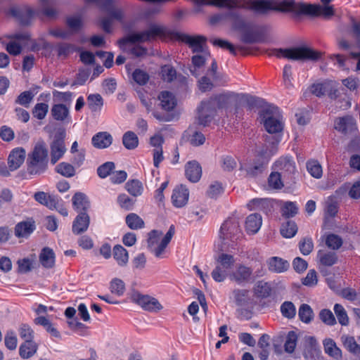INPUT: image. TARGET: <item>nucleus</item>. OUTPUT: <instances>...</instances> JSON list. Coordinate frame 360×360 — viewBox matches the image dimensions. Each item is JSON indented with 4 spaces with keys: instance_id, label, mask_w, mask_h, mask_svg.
<instances>
[{
    "instance_id": "obj_1",
    "label": "nucleus",
    "mask_w": 360,
    "mask_h": 360,
    "mask_svg": "<svg viewBox=\"0 0 360 360\" xmlns=\"http://www.w3.org/2000/svg\"><path fill=\"white\" fill-rule=\"evenodd\" d=\"M243 96V94L228 91L202 101L198 108V124L206 126L213 120L217 109L228 110L233 105L237 106Z\"/></svg>"
},
{
    "instance_id": "obj_2",
    "label": "nucleus",
    "mask_w": 360,
    "mask_h": 360,
    "mask_svg": "<svg viewBox=\"0 0 360 360\" xmlns=\"http://www.w3.org/2000/svg\"><path fill=\"white\" fill-rule=\"evenodd\" d=\"M280 139L277 136H266L264 148L259 151V155L253 164H244L240 170H245L249 177H256L261 174L266 167L269 158L277 151V145Z\"/></svg>"
},
{
    "instance_id": "obj_3",
    "label": "nucleus",
    "mask_w": 360,
    "mask_h": 360,
    "mask_svg": "<svg viewBox=\"0 0 360 360\" xmlns=\"http://www.w3.org/2000/svg\"><path fill=\"white\" fill-rule=\"evenodd\" d=\"M273 8L272 11L292 12L297 15H321L325 18H329L334 15L333 6H321L320 5L295 3L292 0L283 1L278 4H276L273 1Z\"/></svg>"
},
{
    "instance_id": "obj_4",
    "label": "nucleus",
    "mask_w": 360,
    "mask_h": 360,
    "mask_svg": "<svg viewBox=\"0 0 360 360\" xmlns=\"http://www.w3.org/2000/svg\"><path fill=\"white\" fill-rule=\"evenodd\" d=\"M202 4L229 9H244L259 15L266 14L274 8L272 0H202Z\"/></svg>"
},
{
    "instance_id": "obj_5",
    "label": "nucleus",
    "mask_w": 360,
    "mask_h": 360,
    "mask_svg": "<svg viewBox=\"0 0 360 360\" xmlns=\"http://www.w3.org/2000/svg\"><path fill=\"white\" fill-rule=\"evenodd\" d=\"M48 150L44 141H39L27 159V172L30 174L37 175L44 172L46 168Z\"/></svg>"
},
{
    "instance_id": "obj_6",
    "label": "nucleus",
    "mask_w": 360,
    "mask_h": 360,
    "mask_svg": "<svg viewBox=\"0 0 360 360\" xmlns=\"http://www.w3.org/2000/svg\"><path fill=\"white\" fill-rule=\"evenodd\" d=\"M269 56H275L277 58H285L293 60H316L321 53L315 51L308 47L301 46L292 49H272L268 52Z\"/></svg>"
},
{
    "instance_id": "obj_7",
    "label": "nucleus",
    "mask_w": 360,
    "mask_h": 360,
    "mask_svg": "<svg viewBox=\"0 0 360 360\" xmlns=\"http://www.w3.org/2000/svg\"><path fill=\"white\" fill-rule=\"evenodd\" d=\"M174 234V226L172 225L163 236L161 231L153 230L148 233V249L156 257H162L165 250Z\"/></svg>"
},
{
    "instance_id": "obj_8",
    "label": "nucleus",
    "mask_w": 360,
    "mask_h": 360,
    "mask_svg": "<svg viewBox=\"0 0 360 360\" xmlns=\"http://www.w3.org/2000/svg\"><path fill=\"white\" fill-rule=\"evenodd\" d=\"M167 34L166 27L162 25L151 23L148 28L143 31L134 32L128 36L127 39H122L120 42L126 43H142L155 40L158 37H165Z\"/></svg>"
},
{
    "instance_id": "obj_9",
    "label": "nucleus",
    "mask_w": 360,
    "mask_h": 360,
    "mask_svg": "<svg viewBox=\"0 0 360 360\" xmlns=\"http://www.w3.org/2000/svg\"><path fill=\"white\" fill-rule=\"evenodd\" d=\"M259 117L268 133L277 134L283 131V119L277 108L269 107L262 110Z\"/></svg>"
},
{
    "instance_id": "obj_10",
    "label": "nucleus",
    "mask_w": 360,
    "mask_h": 360,
    "mask_svg": "<svg viewBox=\"0 0 360 360\" xmlns=\"http://www.w3.org/2000/svg\"><path fill=\"white\" fill-rule=\"evenodd\" d=\"M129 298L132 302L149 312L157 313L163 308L158 299L149 295L143 294L138 290H132Z\"/></svg>"
},
{
    "instance_id": "obj_11",
    "label": "nucleus",
    "mask_w": 360,
    "mask_h": 360,
    "mask_svg": "<svg viewBox=\"0 0 360 360\" xmlns=\"http://www.w3.org/2000/svg\"><path fill=\"white\" fill-rule=\"evenodd\" d=\"M235 259L231 255L222 253L217 259V266L211 273L217 282H223L229 274V270L233 266Z\"/></svg>"
},
{
    "instance_id": "obj_12",
    "label": "nucleus",
    "mask_w": 360,
    "mask_h": 360,
    "mask_svg": "<svg viewBox=\"0 0 360 360\" xmlns=\"http://www.w3.org/2000/svg\"><path fill=\"white\" fill-rule=\"evenodd\" d=\"M174 37L181 41L187 44L195 54H208L209 51L206 45L207 39L203 36H190L186 34L176 32Z\"/></svg>"
},
{
    "instance_id": "obj_13",
    "label": "nucleus",
    "mask_w": 360,
    "mask_h": 360,
    "mask_svg": "<svg viewBox=\"0 0 360 360\" xmlns=\"http://www.w3.org/2000/svg\"><path fill=\"white\" fill-rule=\"evenodd\" d=\"M241 235L239 221L236 217L229 218L221 226L219 237L223 240L235 241L239 239Z\"/></svg>"
},
{
    "instance_id": "obj_14",
    "label": "nucleus",
    "mask_w": 360,
    "mask_h": 360,
    "mask_svg": "<svg viewBox=\"0 0 360 360\" xmlns=\"http://www.w3.org/2000/svg\"><path fill=\"white\" fill-rule=\"evenodd\" d=\"M334 126L337 131L347 138L358 134L356 120L350 115L336 118Z\"/></svg>"
},
{
    "instance_id": "obj_15",
    "label": "nucleus",
    "mask_w": 360,
    "mask_h": 360,
    "mask_svg": "<svg viewBox=\"0 0 360 360\" xmlns=\"http://www.w3.org/2000/svg\"><path fill=\"white\" fill-rule=\"evenodd\" d=\"M229 279L239 285L251 283L254 281L252 269L244 264H238L236 269L229 274Z\"/></svg>"
},
{
    "instance_id": "obj_16",
    "label": "nucleus",
    "mask_w": 360,
    "mask_h": 360,
    "mask_svg": "<svg viewBox=\"0 0 360 360\" xmlns=\"http://www.w3.org/2000/svg\"><path fill=\"white\" fill-rule=\"evenodd\" d=\"M33 330L27 325H22L19 328V334L22 339L25 340V342L22 344L19 349L20 356H27L28 352L25 353V349L30 347V353L36 352L37 350V345L32 341L34 335Z\"/></svg>"
},
{
    "instance_id": "obj_17",
    "label": "nucleus",
    "mask_w": 360,
    "mask_h": 360,
    "mask_svg": "<svg viewBox=\"0 0 360 360\" xmlns=\"http://www.w3.org/2000/svg\"><path fill=\"white\" fill-rule=\"evenodd\" d=\"M102 6L108 13L110 16L105 17L101 20V27L105 32L110 33L112 31V19L121 20L122 13L121 10L114 8L111 0H106Z\"/></svg>"
},
{
    "instance_id": "obj_18",
    "label": "nucleus",
    "mask_w": 360,
    "mask_h": 360,
    "mask_svg": "<svg viewBox=\"0 0 360 360\" xmlns=\"http://www.w3.org/2000/svg\"><path fill=\"white\" fill-rule=\"evenodd\" d=\"M188 198V189L186 186L180 185L174 189L172 195V201L176 207L180 208L184 207L187 204Z\"/></svg>"
},
{
    "instance_id": "obj_19",
    "label": "nucleus",
    "mask_w": 360,
    "mask_h": 360,
    "mask_svg": "<svg viewBox=\"0 0 360 360\" xmlns=\"http://www.w3.org/2000/svg\"><path fill=\"white\" fill-rule=\"evenodd\" d=\"M26 152L22 148L13 149L8 158L9 170L15 171L24 162Z\"/></svg>"
},
{
    "instance_id": "obj_20",
    "label": "nucleus",
    "mask_w": 360,
    "mask_h": 360,
    "mask_svg": "<svg viewBox=\"0 0 360 360\" xmlns=\"http://www.w3.org/2000/svg\"><path fill=\"white\" fill-rule=\"evenodd\" d=\"M35 221L32 219L18 222L15 226V236L17 238H27L35 230Z\"/></svg>"
},
{
    "instance_id": "obj_21",
    "label": "nucleus",
    "mask_w": 360,
    "mask_h": 360,
    "mask_svg": "<svg viewBox=\"0 0 360 360\" xmlns=\"http://www.w3.org/2000/svg\"><path fill=\"white\" fill-rule=\"evenodd\" d=\"M66 148L63 138L55 137L54 140L51 144V163H56L63 157Z\"/></svg>"
},
{
    "instance_id": "obj_22",
    "label": "nucleus",
    "mask_w": 360,
    "mask_h": 360,
    "mask_svg": "<svg viewBox=\"0 0 360 360\" xmlns=\"http://www.w3.org/2000/svg\"><path fill=\"white\" fill-rule=\"evenodd\" d=\"M90 218L86 212L79 213L75 219L72 224V232L75 234H80L85 232L89 226Z\"/></svg>"
},
{
    "instance_id": "obj_23",
    "label": "nucleus",
    "mask_w": 360,
    "mask_h": 360,
    "mask_svg": "<svg viewBox=\"0 0 360 360\" xmlns=\"http://www.w3.org/2000/svg\"><path fill=\"white\" fill-rule=\"evenodd\" d=\"M186 178L191 182H198L202 175L200 165L196 161L188 162L185 167Z\"/></svg>"
},
{
    "instance_id": "obj_24",
    "label": "nucleus",
    "mask_w": 360,
    "mask_h": 360,
    "mask_svg": "<svg viewBox=\"0 0 360 360\" xmlns=\"http://www.w3.org/2000/svg\"><path fill=\"white\" fill-rule=\"evenodd\" d=\"M34 200L39 203L47 207L50 210L57 208L58 199L54 196L49 195L43 191H39L34 194Z\"/></svg>"
},
{
    "instance_id": "obj_25",
    "label": "nucleus",
    "mask_w": 360,
    "mask_h": 360,
    "mask_svg": "<svg viewBox=\"0 0 360 360\" xmlns=\"http://www.w3.org/2000/svg\"><path fill=\"white\" fill-rule=\"evenodd\" d=\"M10 13L16 18L22 25H28L34 15L33 11L28 7L13 8L10 10Z\"/></svg>"
},
{
    "instance_id": "obj_26",
    "label": "nucleus",
    "mask_w": 360,
    "mask_h": 360,
    "mask_svg": "<svg viewBox=\"0 0 360 360\" xmlns=\"http://www.w3.org/2000/svg\"><path fill=\"white\" fill-rule=\"evenodd\" d=\"M269 270L274 273H283L289 268V263L278 257H272L267 260Z\"/></svg>"
},
{
    "instance_id": "obj_27",
    "label": "nucleus",
    "mask_w": 360,
    "mask_h": 360,
    "mask_svg": "<svg viewBox=\"0 0 360 360\" xmlns=\"http://www.w3.org/2000/svg\"><path fill=\"white\" fill-rule=\"evenodd\" d=\"M72 200L73 207L79 213L86 212L90 207V203L86 195L82 193H76L73 195Z\"/></svg>"
},
{
    "instance_id": "obj_28",
    "label": "nucleus",
    "mask_w": 360,
    "mask_h": 360,
    "mask_svg": "<svg viewBox=\"0 0 360 360\" xmlns=\"http://www.w3.org/2000/svg\"><path fill=\"white\" fill-rule=\"evenodd\" d=\"M209 56L210 53H208V54L198 53L195 54L192 57L193 65L190 68V71L193 76L198 77L200 75L202 68H203L205 63Z\"/></svg>"
},
{
    "instance_id": "obj_29",
    "label": "nucleus",
    "mask_w": 360,
    "mask_h": 360,
    "mask_svg": "<svg viewBox=\"0 0 360 360\" xmlns=\"http://www.w3.org/2000/svg\"><path fill=\"white\" fill-rule=\"evenodd\" d=\"M113 258L120 266H126L129 262V253L121 245H116L112 250Z\"/></svg>"
},
{
    "instance_id": "obj_30",
    "label": "nucleus",
    "mask_w": 360,
    "mask_h": 360,
    "mask_svg": "<svg viewBox=\"0 0 360 360\" xmlns=\"http://www.w3.org/2000/svg\"><path fill=\"white\" fill-rule=\"evenodd\" d=\"M232 295L235 303L238 306H247L251 301L250 291L246 289H234L232 291Z\"/></svg>"
},
{
    "instance_id": "obj_31",
    "label": "nucleus",
    "mask_w": 360,
    "mask_h": 360,
    "mask_svg": "<svg viewBox=\"0 0 360 360\" xmlns=\"http://www.w3.org/2000/svg\"><path fill=\"white\" fill-rule=\"evenodd\" d=\"M112 136L108 132H98L92 138V144L98 148H105L111 145Z\"/></svg>"
},
{
    "instance_id": "obj_32",
    "label": "nucleus",
    "mask_w": 360,
    "mask_h": 360,
    "mask_svg": "<svg viewBox=\"0 0 360 360\" xmlns=\"http://www.w3.org/2000/svg\"><path fill=\"white\" fill-rule=\"evenodd\" d=\"M54 120L63 122L70 118L69 108L64 104H54L51 109Z\"/></svg>"
},
{
    "instance_id": "obj_33",
    "label": "nucleus",
    "mask_w": 360,
    "mask_h": 360,
    "mask_svg": "<svg viewBox=\"0 0 360 360\" xmlns=\"http://www.w3.org/2000/svg\"><path fill=\"white\" fill-rule=\"evenodd\" d=\"M262 217L259 214H250L245 221V228L248 233H256L262 226Z\"/></svg>"
},
{
    "instance_id": "obj_34",
    "label": "nucleus",
    "mask_w": 360,
    "mask_h": 360,
    "mask_svg": "<svg viewBox=\"0 0 360 360\" xmlns=\"http://www.w3.org/2000/svg\"><path fill=\"white\" fill-rule=\"evenodd\" d=\"M317 258L321 265L326 266H331L338 261V256L335 252L321 250H319Z\"/></svg>"
},
{
    "instance_id": "obj_35",
    "label": "nucleus",
    "mask_w": 360,
    "mask_h": 360,
    "mask_svg": "<svg viewBox=\"0 0 360 360\" xmlns=\"http://www.w3.org/2000/svg\"><path fill=\"white\" fill-rule=\"evenodd\" d=\"M158 98L160 101L161 108L166 111H170L176 106V98L174 95L169 91H162Z\"/></svg>"
},
{
    "instance_id": "obj_36",
    "label": "nucleus",
    "mask_w": 360,
    "mask_h": 360,
    "mask_svg": "<svg viewBox=\"0 0 360 360\" xmlns=\"http://www.w3.org/2000/svg\"><path fill=\"white\" fill-rule=\"evenodd\" d=\"M39 262L47 269L52 268L55 264V254L52 249L44 248L39 255Z\"/></svg>"
},
{
    "instance_id": "obj_37",
    "label": "nucleus",
    "mask_w": 360,
    "mask_h": 360,
    "mask_svg": "<svg viewBox=\"0 0 360 360\" xmlns=\"http://www.w3.org/2000/svg\"><path fill=\"white\" fill-rule=\"evenodd\" d=\"M324 350L326 354L336 359L342 357V351L338 348L335 342L330 338L323 341Z\"/></svg>"
},
{
    "instance_id": "obj_38",
    "label": "nucleus",
    "mask_w": 360,
    "mask_h": 360,
    "mask_svg": "<svg viewBox=\"0 0 360 360\" xmlns=\"http://www.w3.org/2000/svg\"><path fill=\"white\" fill-rule=\"evenodd\" d=\"M122 143L128 150H133L138 146L139 139L134 132L127 131L122 137Z\"/></svg>"
},
{
    "instance_id": "obj_39",
    "label": "nucleus",
    "mask_w": 360,
    "mask_h": 360,
    "mask_svg": "<svg viewBox=\"0 0 360 360\" xmlns=\"http://www.w3.org/2000/svg\"><path fill=\"white\" fill-rule=\"evenodd\" d=\"M228 15L232 20L233 27L236 30L240 32H245L249 28L248 22H246L244 18L239 14L234 12H230Z\"/></svg>"
},
{
    "instance_id": "obj_40",
    "label": "nucleus",
    "mask_w": 360,
    "mask_h": 360,
    "mask_svg": "<svg viewBox=\"0 0 360 360\" xmlns=\"http://www.w3.org/2000/svg\"><path fill=\"white\" fill-rule=\"evenodd\" d=\"M126 224L133 230L140 229L144 226L143 220L135 213H130L126 217Z\"/></svg>"
},
{
    "instance_id": "obj_41",
    "label": "nucleus",
    "mask_w": 360,
    "mask_h": 360,
    "mask_svg": "<svg viewBox=\"0 0 360 360\" xmlns=\"http://www.w3.org/2000/svg\"><path fill=\"white\" fill-rule=\"evenodd\" d=\"M333 310L339 323L344 326H348L349 323V319L344 307L340 304H335L334 305Z\"/></svg>"
},
{
    "instance_id": "obj_42",
    "label": "nucleus",
    "mask_w": 360,
    "mask_h": 360,
    "mask_svg": "<svg viewBox=\"0 0 360 360\" xmlns=\"http://www.w3.org/2000/svg\"><path fill=\"white\" fill-rule=\"evenodd\" d=\"M125 188L127 191L134 197L141 195L143 190L142 183L136 179L129 181L126 184Z\"/></svg>"
},
{
    "instance_id": "obj_43",
    "label": "nucleus",
    "mask_w": 360,
    "mask_h": 360,
    "mask_svg": "<svg viewBox=\"0 0 360 360\" xmlns=\"http://www.w3.org/2000/svg\"><path fill=\"white\" fill-rule=\"evenodd\" d=\"M307 169L308 172L316 179H320L322 176V167L317 160H309L307 162Z\"/></svg>"
},
{
    "instance_id": "obj_44",
    "label": "nucleus",
    "mask_w": 360,
    "mask_h": 360,
    "mask_svg": "<svg viewBox=\"0 0 360 360\" xmlns=\"http://www.w3.org/2000/svg\"><path fill=\"white\" fill-rule=\"evenodd\" d=\"M271 292V288L268 283L259 281L255 287V293L258 297L266 298Z\"/></svg>"
},
{
    "instance_id": "obj_45",
    "label": "nucleus",
    "mask_w": 360,
    "mask_h": 360,
    "mask_svg": "<svg viewBox=\"0 0 360 360\" xmlns=\"http://www.w3.org/2000/svg\"><path fill=\"white\" fill-rule=\"evenodd\" d=\"M56 170L58 173L63 176L70 178L75 174V169L73 165L68 162H60L56 167Z\"/></svg>"
},
{
    "instance_id": "obj_46",
    "label": "nucleus",
    "mask_w": 360,
    "mask_h": 360,
    "mask_svg": "<svg viewBox=\"0 0 360 360\" xmlns=\"http://www.w3.org/2000/svg\"><path fill=\"white\" fill-rule=\"evenodd\" d=\"M342 342L344 347L350 352L356 354L360 351L359 345L352 336L342 335L341 337Z\"/></svg>"
},
{
    "instance_id": "obj_47",
    "label": "nucleus",
    "mask_w": 360,
    "mask_h": 360,
    "mask_svg": "<svg viewBox=\"0 0 360 360\" xmlns=\"http://www.w3.org/2000/svg\"><path fill=\"white\" fill-rule=\"evenodd\" d=\"M297 231V226L294 221H288L281 228V233L285 238L293 237Z\"/></svg>"
},
{
    "instance_id": "obj_48",
    "label": "nucleus",
    "mask_w": 360,
    "mask_h": 360,
    "mask_svg": "<svg viewBox=\"0 0 360 360\" xmlns=\"http://www.w3.org/2000/svg\"><path fill=\"white\" fill-rule=\"evenodd\" d=\"M88 105L92 111L99 110L103 105V101L100 94H90L87 98Z\"/></svg>"
},
{
    "instance_id": "obj_49",
    "label": "nucleus",
    "mask_w": 360,
    "mask_h": 360,
    "mask_svg": "<svg viewBox=\"0 0 360 360\" xmlns=\"http://www.w3.org/2000/svg\"><path fill=\"white\" fill-rule=\"evenodd\" d=\"M270 202L267 199H253L249 202L248 204V207L250 210H262L266 211V209L269 207Z\"/></svg>"
},
{
    "instance_id": "obj_50",
    "label": "nucleus",
    "mask_w": 360,
    "mask_h": 360,
    "mask_svg": "<svg viewBox=\"0 0 360 360\" xmlns=\"http://www.w3.org/2000/svg\"><path fill=\"white\" fill-rule=\"evenodd\" d=\"M110 289L112 293L121 296L125 290L124 283L120 278H113L110 282Z\"/></svg>"
},
{
    "instance_id": "obj_51",
    "label": "nucleus",
    "mask_w": 360,
    "mask_h": 360,
    "mask_svg": "<svg viewBox=\"0 0 360 360\" xmlns=\"http://www.w3.org/2000/svg\"><path fill=\"white\" fill-rule=\"evenodd\" d=\"M276 166L281 170L293 173L295 170L294 162L289 158H281L276 162Z\"/></svg>"
},
{
    "instance_id": "obj_52",
    "label": "nucleus",
    "mask_w": 360,
    "mask_h": 360,
    "mask_svg": "<svg viewBox=\"0 0 360 360\" xmlns=\"http://www.w3.org/2000/svg\"><path fill=\"white\" fill-rule=\"evenodd\" d=\"M342 239L336 234H329L326 239V245L332 250H338L342 245Z\"/></svg>"
},
{
    "instance_id": "obj_53",
    "label": "nucleus",
    "mask_w": 360,
    "mask_h": 360,
    "mask_svg": "<svg viewBox=\"0 0 360 360\" xmlns=\"http://www.w3.org/2000/svg\"><path fill=\"white\" fill-rule=\"evenodd\" d=\"M214 81L212 78L206 74V75L202 77L198 81V85L199 89L202 92H206L208 91H211L214 87V84L212 82Z\"/></svg>"
},
{
    "instance_id": "obj_54",
    "label": "nucleus",
    "mask_w": 360,
    "mask_h": 360,
    "mask_svg": "<svg viewBox=\"0 0 360 360\" xmlns=\"http://www.w3.org/2000/svg\"><path fill=\"white\" fill-rule=\"evenodd\" d=\"M297 336L294 331H290L284 345L285 351L288 353H292L297 345Z\"/></svg>"
},
{
    "instance_id": "obj_55",
    "label": "nucleus",
    "mask_w": 360,
    "mask_h": 360,
    "mask_svg": "<svg viewBox=\"0 0 360 360\" xmlns=\"http://www.w3.org/2000/svg\"><path fill=\"white\" fill-rule=\"evenodd\" d=\"M299 316L303 322L309 323L313 318V311L311 308L308 304H302L299 309Z\"/></svg>"
},
{
    "instance_id": "obj_56",
    "label": "nucleus",
    "mask_w": 360,
    "mask_h": 360,
    "mask_svg": "<svg viewBox=\"0 0 360 360\" xmlns=\"http://www.w3.org/2000/svg\"><path fill=\"white\" fill-rule=\"evenodd\" d=\"M136 200L129 198L126 194H121L117 198V202L121 208L125 210H131L133 209Z\"/></svg>"
},
{
    "instance_id": "obj_57",
    "label": "nucleus",
    "mask_w": 360,
    "mask_h": 360,
    "mask_svg": "<svg viewBox=\"0 0 360 360\" xmlns=\"http://www.w3.org/2000/svg\"><path fill=\"white\" fill-rule=\"evenodd\" d=\"M34 259L24 258L18 261V272L26 274L33 269Z\"/></svg>"
},
{
    "instance_id": "obj_58",
    "label": "nucleus",
    "mask_w": 360,
    "mask_h": 360,
    "mask_svg": "<svg viewBox=\"0 0 360 360\" xmlns=\"http://www.w3.org/2000/svg\"><path fill=\"white\" fill-rule=\"evenodd\" d=\"M298 211V207L295 202H286L282 207V214L286 218L294 217Z\"/></svg>"
},
{
    "instance_id": "obj_59",
    "label": "nucleus",
    "mask_w": 360,
    "mask_h": 360,
    "mask_svg": "<svg viewBox=\"0 0 360 360\" xmlns=\"http://www.w3.org/2000/svg\"><path fill=\"white\" fill-rule=\"evenodd\" d=\"M49 110V105L46 103H37L33 108L32 114L34 117L39 120L44 119Z\"/></svg>"
},
{
    "instance_id": "obj_60",
    "label": "nucleus",
    "mask_w": 360,
    "mask_h": 360,
    "mask_svg": "<svg viewBox=\"0 0 360 360\" xmlns=\"http://www.w3.org/2000/svg\"><path fill=\"white\" fill-rule=\"evenodd\" d=\"M4 342L6 347L10 350H14L17 347L18 339L14 331H7L5 338Z\"/></svg>"
},
{
    "instance_id": "obj_61",
    "label": "nucleus",
    "mask_w": 360,
    "mask_h": 360,
    "mask_svg": "<svg viewBox=\"0 0 360 360\" xmlns=\"http://www.w3.org/2000/svg\"><path fill=\"white\" fill-rule=\"evenodd\" d=\"M223 187L219 182L215 181L210 185L206 194L210 198H217L223 193Z\"/></svg>"
},
{
    "instance_id": "obj_62",
    "label": "nucleus",
    "mask_w": 360,
    "mask_h": 360,
    "mask_svg": "<svg viewBox=\"0 0 360 360\" xmlns=\"http://www.w3.org/2000/svg\"><path fill=\"white\" fill-rule=\"evenodd\" d=\"M319 318L326 325L333 326L336 323V319L329 309H322L319 313Z\"/></svg>"
},
{
    "instance_id": "obj_63",
    "label": "nucleus",
    "mask_w": 360,
    "mask_h": 360,
    "mask_svg": "<svg viewBox=\"0 0 360 360\" xmlns=\"http://www.w3.org/2000/svg\"><path fill=\"white\" fill-rule=\"evenodd\" d=\"M132 77L134 82L139 85L146 84L149 79L148 73L140 69H136L134 70L132 74Z\"/></svg>"
},
{
    "instance_id": "obj_64",
    "label": "nucleus",
    "mask_w": 360,
    "mask_h": 360,
    "mask_svg": "<svg viewBox=\"0 0 360 360\" xmlns=\"http://www.w3.org/2000/svg\"><path fill=\"white\" fill-rule=\"evenodd\" d=\"M115 169V164L112 162H107L97 169L98 175L101 178H105L112 174L111 172Z\"/></svg>"
}]
</instances>
